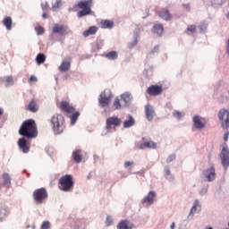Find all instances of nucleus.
Instances as JSON below:
<instances>
[{"label": "nucleus", "instance_id": "obj_1", "mask_svg": "<svg viewBox=\"0 0 229 229\" xmlns=\"http://www.w3.org/2000/svg\"><path fill=\"white\" fill-rule=\"evenodd\" d=\"M19 135L23 136L27 139H34L38 137V126L32 119L24 121L19 129Z\"/></svg>", "mask_w": 229, "mask_h": 229}, {"label": "nucleus", "instance_id": "obj_2", "mask_svg": "<svg viewBox=\"0 0 229 229\" xmlns=\"http://www.w3.org/2000/svg\"><path fill=\"white\" fill-rule=\"evenodd\" d=\"M93 2L94 0H82L78 2L77 7L81 10L77 13V17L79 19H81L87 15H91V7Z\"/></svg>", "mask_w": 229, "mask_h": 229}, {"label": "nucleus", "instance_id": "obj_3", "mask_svg": "<svg viewBox=\"0 0 229 229\" xmlns=\"http://www.w3.org/2000/svg\"><path fill=\"white\" fill-rule=\"evenodd\" d=\"M65 123V119L62 114H55L51 118V124L52 129H54V132L55 135H60L63 133L64 126V123Z\"/></svg>", "mask_w": 229, "mask_h": 229}, {"label": "nucleus", "instance_id": "obj_4", "mask_svg": "<svg viewBox=\"0 0 229 229\" xmlns=\"http://www.w3.org/2000/svg\"><path fill=\"white\" fill-rule=\"evenodd\" d=\"M60 190L63 191H69L74 187V181L71 174H65L59 179Z\"/></svg>", "mask_w": 229, "mask_h": 229}, {"label": "nucleus", "instance_id": "obj_5", "mask_svg": "<svg viewBox=\"0 0 229 229\" xmlns=\"http://www.w3.org/2000/svg\"><path fill=\"white\" fill-rule=\"evenodd\" d=\"M33 197L38 205L44 204L48 199V191L46 188H38L35 190Z\"/></svg>", "mask_w": 229, "mask_h": 229}, {"label": "nucleus", "instance_id": "obj_6", "mask_svg": "<svg viewBox=\"0 0 229 229\" xmlns=\"http://www.w3.org/2000/svg\"><path fill=\"white\" fill-rule=\"evenodd\" d=\"M122 125V120L118 116L107 117L106 121V129L110 131L115 127H120Z\"/></svg>", "mask_w": 229, "mask_h": 229}, {"label": "nucleus", "instance_id": "obj_7", "mask_svg": "<svg viewBox=\"0 0 229 229\" xmlns=\"http://www.w3.org/2000/svg\"><path fill=\"white\" fill-rule=\"evenodd\" d=\"M218 119L222 123V127L225 129L229 128V111L226 109H221L218 112Z\"/></svg>", "mask_w": 229, "mask_h": 229}, {"label": "nucleus", "instance_id": "obj_8", "mask_svg": "<svg viewBox=\"0 0 229 229\" xmlns=\"http://www.w3.org/2000/svg\"><path fill=\"white\" fill-rule=\"evenodd\" d=\"M203 177L208 182H214L216 180V170L214 166L209 167L203 172Z\"/></svg>", "mask_w": 229, "mask_h": 229}, {"label": "nucleus", "instance_id": "obj_9", "mask_svg": "<svg viewBox=\"0 0 229 229\" xmlns=\"http://www.w3.org/2000/svg\"><path fill=\"white\" fill-rule=\"evenodd\" d=\"M112 95L106 96V92H102L99 97V106L103 108L108 107L112 102Z\"/></svg>", "mask_w": 229, "mask_h": 229}, {"label": "nucleus", "instance_id": "obj_10", "mask_svg": "<svg viewBox=\"0 0 229 229\" xmlns=\"http://www.w3.org/2000/svg\"><path fill=\"white\" fill-rule=\"evenodd\" d=\"M220 158L222 161V165L225 167L229 166V148L228 147H223V149L220 154Z\"/></svg>", "mask_w": 229, "mask_h": 229}, {"label": "nucleus", "instance_id": "obj_11", "mask_svg": "<svg viewBox=\"0 0 229 229\" xmlns=\"http://www.w3.org/2000/svg\"><path fill=\"white\" fill-rule=\"evenodd\" d=\"M147 93L151 97H157L163 94V87L158 85H151L148 88Z\"/></svg>", "mask_w": 229, "mask_h": 229}, {"label": "nucleus", "instance_id": "obj_12", "mask_svg": "<svg viewBox=\"0 0 229 229\" xmlns=\"http://www.w3.org/2000/svg\"><path fill=\"white\" fill-rule=\"evenodd\" d=\"M18 147H19V149H21L22 153L26 154V153L30 152V145L26 140L25 138H21V139L18 140Z\"/></svg>", "mask_w": 229, "mask_h": 229}, {"label": "nucleus", "instance_id": "obj_13", "mask_svg": "<svg viewBox=\"0 0 229 229\" xmlns=\"http://www.w3.org/2000/svg\"><path fill=\"white\" fill-rule=\"evenodd\" d=\"M67 27L63 24L55 23L54 27H52V33L59 34L60 36H64L66 34Z\"/></svg>", "mask_w": 229, "mask_h": 229}, {"label": "nucleus", "instance_id": "obj_14", "mask_svg": "<svg viewBox=\"0 0 229 229\" xmlns=\"http://www.w3.org/2000/svg\"><path fill=\"white\" fill-rule=\"evenodd\" d=\"M72 57H65L59 66L60 72H68L71 69Z\"/></svg>", "mask_w": 229, "mask_h": 229}, {"label": "nucleus", "instance_id": "obj_15", "mask_svg": "<svg viewBox=\"0 0 229 229\" xmlns=\"http://www.w3.org/2000/svg\"><path fill=\"white\" fill-rule=\"evenodd\" d=\"M60 109L61 111L68 114H72L75 112V107L71 106L67 101H63L60 103Z\"/></svg>", "mask_w": 229, "mask_h": 229}, {"label": "nucleus", "instance_id": "obj_16", "mask_svg": "<svg viewBox=\"0 0 229 229\" xmlns=\"http://www.w3.org/2000/svg\"><path fill=\"white\" fill-rule=\"evenodd\" d=\"M156 197L155 191H150L148 193L146 197L142 199V204H147L148 206H150L154 204V199Z\"/></svg>", "mask_w": 229, "mask_h": 229}, {"label": "nucleus", "instance_id": "obj_17", "mask_svg": "<svg viewBox=\"0 0 229 229\" xmlns=\"http://www.w3.org/2000/svg\"><path fill=\"white\" fill-rule=\"evenodd\" d=\"M25 108L29 112L37 113L38 112L39 107H38V102H36L35 99H31Z\"/></svg>", "mask_w": 229, "mask_h": 229}, {"label": "nucleus", "instance_id": "obj_18", "mask_svg": "<svg viewBox=\"0 0 229 229\" xmlns=\"http://www.w3.org/2000/svg\"><path fill=\"white\" fill-rule=\"evenodd\" d=\"M159 17L165 21H169L171 19H173V15L169 13L167 8H164L159 12Z\"/></svg>", "mask_w": 229, "mask_h": 229}, {"label": "nucleus", "instance_id": "obj_19", "mask_svg": "<svg viewBox=\"0 0 229 229\" xmlns=\"http://www.w3.org/2000/svg\"><path fill=\"white\" fill-rule=\"evenodd\" d=\"M98 27H96V26L89 27L87 30L83 31V37L87 38L89 36H93L96 33H98Z\"/></svg>", "mask_w": 229, "mask_h": 229}, {"label": "nucleus", "instance_id": "obj_20", "mask_svg": "<svg viewBox=\"0 0 229 229\" xmlns=\"http://www.w3.org/2000/svg\"><path fill=\"white\" fill-rule=\"evenodd\" d=\"M99 25H100V28L103 30L113 29L114 21L110 20H101Z\"/></svg>", "mask_w": 229, "mask_h": 229}, {"label": "nucleus", "instance_id": "obj_21", "mask_svg": "<svg viewBox=\"0 0 229 229\" xmlns=\"http://www.w3.org/2000/svg\"><path fill=\"white\" fill-rule=\"evenodd\" d=\"M121 100L124 102V106H127L132 100V96L129 92H125L121 95Z\"/></svg>", "mask_w": 229, "mask_h": 229}, {"label": "nucleus", "instance_id": "obj_22", "mask_svg": "<svg viewBox=\"0 0 229 229\" xmlns=\"http://www.w3.org/2000/svg\"><path fill=\"white\" fill-rule=\"evenodd\" d=\"M140 149H145V148H152V149H156L157 148V143H155L154 141H146L144 143H142L141 145H140Z\"/></svg>", "mask_w": 229, "mask_h": 229}, {"label": "nucleus", "instance_id": "obj_23", "mask_svg": "<svg viewBox=\"0 0 229 229\" xmlns=\"http://www.w3.org/2000/svg\"><path fill=\"white\" fill-rule=\"evenodd\" d=\"M146 117L148 122H151L154 118V109H152L150 105L146 106Z\"/></svg>", "mask_w": 229, "mask_h": 229}, {"label": "nucleus", "instance_id": "obj_24", "mask_svg": "<svg viewBox=\"0 0 229 229\" xmlns=\"http://www.w3.org/2000/svg\"><path fill=\"white\" fill-rule=\"evenodd\" d=\"M193 124L194 127L198 130H201L205 127V124L201 122V119L199 116H194L193 117Z\"/></svg>", "mask_w": 229, "mask_h": 229}, {"label": "nucleus", "instance_id": "obj_25", "mask_svg": "<svg viewBox=\"0 0 229 229\" xmlns=\"http://www.w3.org/2000/svg\"><path fill=\"white\" fill-rule=\"evenodd\" d=\"M3 186L4 187H7V188H10L11 187V184H12V179H11V176L10 174H3Z\"/></svg>", "mask_w": 229, "mask_h": 229}, {"label": "nucleus", "instance_id": "obj_26", "mask_svg": "<svg viewBox=\"0 0 229 229\" xmlns=\"http://www.w3.org/2000/svg\"><path fill=\"white\" fill-rule=\"evenodd\" d=\"M133 225L127 220H123L118 225V229H132Z\"/></svg>", "mask_w": 229, "mask_h": 229}, {"label": "nucleus", "instance_id": "obj_27", "mask_svg": "<svg viewBox=\"0 0 229 229\" xmlns=\"http://www.w3.org/2000/svg\"><path fill=\"white\" fill-rule=\"evenodd\" d=\"M3 24L5 27V29H7L8 30H11L12 24H13L12 18L10 16H5L4 19L3 20Z\"/></svg>", "mask_w": 229, "mask_h": 229}, {"label": "nucleus", "instance_id": "obj_28", "mask_svg": "<svg viewBox=\"0 0 229 229\" xmlns=\"http://www.w3.org/2000/svg\"><path fill=\"white\" fill-rule=\"evenodd\" d=\"M72 158L76 163H81L82 161V156L81 150H74L72 153Z\"/></svg>", "mask_w": 229, "mask_h": 229}, {"label": "nucleus", "instance_id": "obj_29", "mask_svg": "<svg viewBox=\"0 0 229 229\" xmlns=\"http://www.w3.org/2000/svg\"><path fill=\"white\" fill-rule=\"evenodd\" d=\"M153 33H157V35L161 36L164 33V27L162 24H156L153 27Z\"/></svg>", "mask_w": 229, "mask_h": 229}, {"label": "nucleus", "instance_id": "obj_30", "mask_svg": "<svg viewBox=\"0 0 229 229\" xmlns=\"http://www.w3.org/2000/svg\"><path fill=\"white\" fill-rule=\"evenodd\" d=\"M105 56L107 60H117L118 54L115 51H111V52L106 54Z\"/></svg>", "mask_w": 229, "mask_h": 229}, {"label": "nucleus", "instance_id": "obj_31", "mask_svg": "<svg viewBox=\"0 0 229 229\" xmlns=\"http://www.w3.org/2000/svg\"><path fill=\"white\" fill-rule=\"evenodd\" d=\"M134 124H135V120L132 118V116H130L128 121H124L123 128L128 129L130 127H132Z\"/></svg>", "mask_w": 229, "mask_h": 229}, {"label": "nucleus", "instance_id": "obj_32", "mask_svg": "<svg viewBox=\"0 0 229 229\" xmlns=\"http://www.w3.org/2000/svg\"><path fill=\"white\" fill-rule=\"evenodd\" d=\"M80 112H74L73 114H72V115H70L72 125H74L77 123V119L80 117Z\"/></svg>", "mask_w": 229, "mask_h": 229}, {"label": "nucleus", "instance_id": "obj_33", "mask_svg": "<svg viewBox=\"0 0 229 229\" xmlns=\"http://www.w3.org/2000/svg\"><path fill=\"white\" fill-rule=\"evenodd\" d=\"M46 61V56L44 54H38L37 57H36V62L38 64V65H40L42 64H44Z\"/></svg>", "mask_w": 229, "mask_h": 229}, {"label": "nucleus", "instance_id": "obj_34", "mask_svg": "<svg viewBox=\"0 0 229 229\" xmlns=\"http://www.w3.org/2000/svg\"><path fill=\"white\" fill-rule=\"evenodd\" d=\"M8 215V208L6 207H0V220Z\"/></svg>", "mask_w": 229, "mask_h": 229}, {"label": "nucleus", "instance_id": "obj_35", "mask_svg": "<svg viewBox=\"0 0 229 229\" xmlns=\"http://www.w3.org/2000/svg\"><path fill=\"white\" fill-rule=\"evenodd\" d=\"M114 110H121L123 108V106L121 104V99H119L118 98H114Z\"/></svg>", "mask_w": 229, "mask_h": 229}, {"label": "nucleus", "instance_id": "obj_36", "mask_svg": "<svg viewBox=\"0 0 229 229\" xmlns=\"http://www.w3.org/2000/svg\"><path fill=\"white\" fill-rule=\"evenodd\" d=\"M62 5V0H55V4H52V12H56V10Z\"/></svg>", "mask_w": 229, "mask_h": 229}, {"label": "nucleus", "instance_id": "obj_37", "mask_svg": "<svg viewBox=\"0 0 229 229\" xmlns=\"http://www.w3.org/2000/svg\"><path fill=\"white\" fill-rule=\"evenodd\" d=\"M14 84V80L13 79V76H7L5 78V87L13 86Z\"/></svg>", "mask_w": 229, "mask_h": 229}, {"label": "nucleus", "instance_id": "obj_38", "mask_svg": "<svg viewBox=\"0 0 229 229\" xmlns=\"http://www.w3.org/2000/svg\"><path fill=\"white\" fill-rule=\"evenodd\" d=\"M199 207V201L195 200L192 208H191L190 211V216H193V214H195L197 212V208Z\"/></svg>", "mask_w": 229, "mask_h": 229}, {"label": "nucleus", "instance_id": "obj_39", "mask_svg": "<svg viewBox=\"0 0 229 229\" xmlns=\"http://www.w3.org/2000/svg\"><path fill=\"white\" fill-rule=\"evenodd\" d=\"M49 228H51V222H48V221L42 222L40 229H49Z\"/></svg>", "mask_w": 229, "mask_h": 229}, {"label": "nucleus", "instance_id": "obj_40", "mask_svg": "<svg viewBox=\"0 0 229 229\" xmlns=\"http://www.w3.org/2000/svg\"><path fill=\"white\" fill-rule=\"evenodd\" d=\"M35 30L37 32V35H43L45 33V30L42 26H38L35 28Z\"/></svg>", "mask_w": 229, "mask_h": 229}, {"label": "nucleus", "instance_id": "obj_41", "mask_svg": "<svg viewBox=\"0 0 229 229\" xmlns=\"http://www.w3.org/2000/svg\"><path fill=\"white\" fill-rule=\"evenodd\" d=\"M138 44V39L137 38H134L133 41L131 42L129 45H128V48L131 49L133 47H135V46Z\"/></svg>", "mask_w": 229, "mask_h": 229}, {"label": "nucleus", "instance_id": "obj_42", "mask_svg": "<svg viewBox=\"0 0 229 229\" xmlns=\"http://www.w3.org/2000/svg\"><path fill=\"white\" fill-rule=\"evenodd\" d=\"M112 224H113V218H112V216H106V226H111Z\"/></svg>", "mask_w": 229, "mask_h": 229}, {"label": "nucleus", "instance_id": "obj_43", "mask_svg": "<svg viewBox=\"0 0 229 229\" xmlns=\"http://www.w3.org/2000/svg\"><path fill=\"white\" fill-rule=\"evenodd\" d=\"M196 30H197V28H196L195 25H190V26H188V28H187V30L190 31L191 33H195V32H196Z\"/></svg>", "mask_w": 229, "mask_h": 229}, {"label": "nucleus", "instance_id": "obj_44", "mask_svg": "<svg viewBox=\"0 0 229 229\" xmlns=\"http://www.w3.org/2000/svg\"><path fill=\"white\" fill-rule=\"evenodd\" d=\"M48 7H49V4H48L47 2H45V3H42V4H41V9H42V11L47 12V9H48Z\"/></svg>", "mask_w": 229, "mask_h": 229}, {"label": "nucleus", "instance_id": "obj_45", "mask_svg": "<svg viewBox=\"0 0 229 229\" xmlns=\"http://www.w3.org/2000/svg\"><path fill=\"white\" fill-rule=\"evenodd\" d=\"M174 159H175V155L172 154L169 157H167L166 163L169 164V163L173 162Z\"/></svg>", "mask_w": 229, "mask_h": 229}, {"label": "nucleus", "instance_id": "obj_46", "mask_svg": "<svg viewBox=\"0 0 229 229\" xmlns=\"http://www.w3.org/2000/svg\"><path fill=\"white\" fill-rule=\"evenodd\" d=\"M174 116L175 118H177V119H181V118H182V113H181V112L174 111Z\"/></svg>", "mask_w": 229, "mask_h": 229}, {"label": "nucleus", "instance_id": "obj_47", "mask_svg": "<svg viewBox=\"0 0 229 229\" xmlns=\"http://www.w3.org/2000/svg\"><path fill=\"white\" fill-rule=\"evenodd\" d=\"M29 82H38V78L35 75H31L29 79Z\"/></svg>", "mask_w": 229, "mask_h": 229}, {"label": "nucleus", "instance_id": "obj_48", "mask_svg": "<svg viewBox=\"0 0 229 229\" xmlns=\"http://www.w3.org/2000/svg\"><path fill=\"white\" fill-rule=\"evenodd\" d=\"M134 163L132 161L124 162V168H128L129 166L132 165Z\"/></svg>", "mask_w": 229, "mask_h": 229}, {"label": "nucleus", "instance_id": "obj_49", "mask_svg": "<svg viewBox=\"0 0 229 229\" xmlns=\"http://www.w3.org/2000/svg\"><path fill=\"white\" fill-rule=\"evenodd\" d=\"M165 174H166L167 176H170V174H171V172H170V169H169L168 166L165 167Z\"/></svg>", "mask_w": 229, "mask_h": 229}, {"label": "nucleus", "instance_id": "obj_50", "mask_svg": "<svg viewBox=\"0 0 229 229\" xmlns=\"http://www.w3.org/2000/svg\"><path fill=\"white\" fill-rule=\"evenodd\" d=\"M223 139L225 140V141H228L229 139V133H225V136L223 137Z\"/></svg>", "mask_w": 229, "mask_h": 229}, {"label": "nucleus", "instance_id": "obj_51", "mask_svg": "<svg viewBox=\"0 0 229 229\" xmlns=\"http://www.w3.org/2000/svg\"><path fill=\"white\" fill-rule=\"evenodd\" d=\"M157 51H158V47H154V49L151 51V54H155Z\"/></svg>", "mask_w": 229, "mask_h": 229}, {"label": "nucleus", "instance_id": "obj_52", "mask_svg": "<svg viewBox=\"0 0 229 229\" xmlns=\"http://www.w3.org/2000/svg\"><path fill=\"white\" fill-rule=\"evenodd\" d=\"M48 14L47 13H42V19H47Z\"/></svg>", "mask_w": 229, "mask_h": 229}, {"label": "nucleus", "instance_id": "obj_53", "mask_svg": "<svg viewBox=\"0 0 229 229\" xmlns=\"http://www.w3.org/2000/svg\"><path fill=\"white\" fill-rule=\"evenodd\" d=\"M226 53L229 55V39L227 40V48H226Z\"/></svg>", "mask_w": 229, "mask_h": 229}, {"label": "nucleus", "instance_id": "obj_54", "mask_svg": "<svg viewBox=\"0 0 229 229\" xmlns=\"http://www.w3.org/2000/svg\"><path fill=\"white\" fill-rule=\"evenodd\" d=\"M170 228H171V229H174V228H175V224H174V222H173V223L171 224Z\"/></svg>", "mask_w": 229, "mask_h": 229}, {"label": "nucleus", "instance_id": "obj_55", "mask_svg": "<svg viewBox=\"0 0 229 229\" xmlns=\"http://www.w3.org/2000/svg\"><path fill=\"white\" fill-rule=\"evenodd\" d=\"M3 114H4V111L2 108H0V116L3 115Z\"/></svg>", "mask_w": 229, "mask_h": 229}, {"label": "nucleus", "instance_id": "obj_56", "mask_svg": "<svg viewBox=\"0 0 229 229\" xmlns=\"http://www.w3.org/2000/svg\"><path fill=\"white\" fill-rule=\"evenodd\" d=\"M207 229H214V228H212V227H208V228H207Z\"/></svg>", "mask_w": 229, "mask_h": 229}, {"label": "nucleus", "instance_id": "obj_57", "mask_svg": "<svg viewBox=\"0 0 229 229\" xmlns=\"http://www.w3.org/2000/svg\"><path fill=\"white\" fill-rule=\"evenodd\" d=\"M227 19H229V14H227Z\"/></svg>", "mask_w": 229, "mask_h": 229}, {"label": "nucleus", "instance_id": "obj_58", "mask_svg": "<svg viewBox=\"0 0 229 229\" xmlns=\"http://www.w3.org/2000/svg\"><path fill=\"white\" fill-rule=\"evenodd\" d=\"M27 228H30V225H27Z\"/></svg>", "mask_w": 229, "mask_h": 229}, {"label": "nucleus", "instance_id": "obj_59", "mask_svg": "<svg viewBox=\"0 0 229 229\" xmlns=\"http://www.w3.org/2000/svg\"><path fill=\"white\" fill-rule=\"evenodd\" d=\"M228 226H229V223H228V225H227Z\"/></svg>", "mask_w": 229, "mask_h": 229}, {"label": "nucleus", "instance_id": "obj_60", "mask_svg": "<svg viewBox=\"0 0 229 229\" xmlns=\"http://www.w3.org/2000/svg\"><path fill=\"white\" fill-rule=\"evenodd\" d=\"M225 229H227V228H225Z\"/></svg>", "mask_w": 229, "mask_h": 229}]
</instances>
